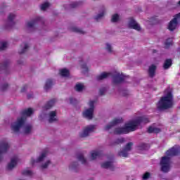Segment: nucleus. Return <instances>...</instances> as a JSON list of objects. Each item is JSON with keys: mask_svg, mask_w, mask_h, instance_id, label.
<instances>
[{"mask_svg": "<svg viewBox=\"0 0 180 180\" xmlns=\"http://www.w3.org/2000/svg\"><path fill=\"white\" fill-rule=\"evenodd\" d=\"M25 123H26V118L23 117L18 118L17 121L11 124V130L14 131V133H19L20 129L25 126Z\"/></svg>", "mask_w": 180, "mask_h": 180, "instance_id": "obj_4", "label": "nucleus"}, {"mask_svg": "<svg viewBox=\"0 0 180 180\" xmlns=\"http://www.w3.org/2000/svg\"><path fill=\"white\" fill-rule=\"evenodd\" d=\"M102 155V151H93L91 152V160H96V158Z\"/></svg>", "mask_w": 180, "mask_h": 180, "instance_id": "obj_26", "label": "nucleus"}, {"mask_svg": "<svg viewBox=\"0 0 180 180\" xmlns=\"http://www.w3.org/2000/svg\"><path fill=\"white\" fill-rule=\"evenodd\" d=\"M124 78H126V76L121 75L119 72H115L112 76V83L115 84H120V82H123L124 81Z\"/></svg>", "mask_w": 180, "mask_h": 180, "instance_id": "obj_9", "label": "nucleus"}, {"mask_svg": "<svg viewBox=\"0 0 180 180\" xmlns=\"http://www.w3.org/2000/svg\"><path fill=\"white\" fill-rule=\"evenodd\" d=\"M29 49V45L26 43L24 44V48L19 51V54H25L26 53V51Z\"/></svg>", "mask_w": 180, "mask_h": 180, "instance_id": "obj_35", "label": "nucleus"}, {"mask_svg": "<svg viewBox=\"0 0 180 180\" xmlns=\"http://www.w3.org/2000/svg\"><path fill=\"white\" fill-rule=\"evenodd\" d=\"M9 70V60H6L3 63H1L0 71H3L4 74H8Z\"/></svg>", "mask_w": 180, "mask_h": 180, "instance_id": "obj_13", "label": "nucleus"}, {"mask_svg": "<svg viewBox=\"0 0 180 180\" xmlns=\"http://www.w3.org/2000/svg\"><path fill=\"white\" fill-rule=\"evenodd\" d=\"M153 53H157V50L154 49V50L153 51Z\"/></svg>", "mask_w": 180, "mask_h": 180, "instance_id": "obj_56", "label": "nucleus"}, {"mask_svg": "<svg viewBox=\"0 0 180 180\" xmlns=\"http://www.w3.org/2000/svg\"><path fill=\"white\" fill-rule=\"evenodd\" d=\"M47 155V151H44L41 155L37 159V162H41Z\"/></svg>", "mask_w": 180, "mask_h": 180, "instance_id": "obj_31", "label": "nucleus"}, {"mask_svg": "<svg viewBox=\"0 0 180 180\" xmlns=\"http://www.w3.org/2000/svg\"><path fill=\"white\" fill-rule=\"evenodd\" d=\"M84 88H85V86L81 83L77 84L75 86V91L77 92H82V91H84Z\"/></svg>", "mask_w": 180, "mask_h": 180, "instance_id": "obj_28", "label": "nucleus"}, {"mask_svg": "<svg viewBox=\"0 0 180 180\" xmlns=\"http://www.w3.org/2000/svg\"><path fill=\"white\" fill-rule=\"evenodd\" d=\"M53 79H47L46 82L45 84V86H44L45 91H49V89H50V88H51L53 86Z\"/></svg>", "mask_w": 180, "mask_h": 180, "instance_id": "obj_25", "label": "nucleus"}, {"mask_svg": "<svg viewBox=\"0 0 180 180\" xmlns=\"http://www.w3.org/2000/svg\"><path fill=\"white\" fill-rule=\"evenodd\" d=\"M171 65H172V59H166L163 65V68L164 70H168V68H170Z\"/></svg>", "mask_w": 180, "mask_h": 180, "instance_id": "obj_21", "label": "nucleus"}, {"mask_svg": "<svg viewBox=\"0 0 180 180\" xmlns=\"http://www.w3.org/2000/svg\"><path fill=\"white\" fill-rule=\"evenodd\" d=\"M32 129H33V127L32 125H27L24 129L25 134H30L32 131Z\"/></svg>", "mask_w": 180, "mask_h": 180, "instance_id": "obj_34", "label": "nucleus"}, {"mask_svg": "<svg viewBox=\"0 0 180 180\" xmlns=\"http://www.w3.org/2000/svg\"><path fill=\"white\" fill-rule=\"evenodd\" d=\"M110 75H112L111 72H104L103 73H101L100 75L96 76V80L97 81H102V79H105L106 78H108V77H110Z\"/></svg>", "mask_w": 180, "mask_h": 180, "instance_id": "obj_15", "label": "nucleus"}, {"mask_svg": "<svg viewBox=\"0 0 180 180\" xmlns=\"http://www.w3.org/2000/svg\"><path fill=\"white\" fill-rule=\"evenodd\" d=\"M106 50H108V53H112L113 51L112 50V46L109 44H106Z\"/></svg>", "mask_w": 180, "mask_h": 180, "instance_id": "obj_48", "label": "nucleus"}, {"mask_svg": "<svg viewBox=\"0 0 180 180\" xmlns=\"http://www.w3.org/2000/svg\"><path fill=\"white\" fill-rule=\"evenodd\" d=\"M56 116H57V112L56 111H51L49 112V123H53V122H57V118H56Z\"/></svg>", "mask_w": 180, "mask_h": 180, "instance_id": "obj_19", "label": "nucleus"}, {"mask_svg": "<svg viewBox=\"0 0 180 180\" xmlns=\"http://www.w3.org/2000/svg\"><path fill=\"white\" fill-rule=\"evenodd\" d=\"M21 115L22 116H32L33 115V110L32 108L23 110L21 112Z\"/></svg>", "mask_w": 180, "mask_h": 180, "instance_id": "obj_23", "label": "nucleus"}, {"mask_svg": "<svg viewBox=\"0 0 180 180\" xmlns=\"http://www.w3.org/2000/svg\"><path fill=\"white\" fill-rule=\"evenodd\" d=\"M50 6V3L49 2H45L43 4L41 5V11H46L47 8Z\"/></svg>", "mask_w": 180, "mask_h": 180, "instance_id": "obj_36", "label": "nucleus"}, {"mask_svg": "<svg viewBox=\"0 0 180 180\" xmlns=\"http://www.w3.org/2000/svg\"><path fill=\"white\" fill-rule=\"evenodd\" d=\"M101 167L105 169L110 168L111 171H113V169H115V167H113V162L109 161L102 163Z\"/></svg>", "mask_w": 180, "mask_h": 180, "instance_id": "obj_18", "label": "nucleus"}, {"mask_svg": "<svg viewBox=\"0 0 180 180\" xmlns=\"http://www.w3.org/2000/svg\"><path fill=\"white\" fill-rule=\"evenodd\" d=\"M78 167V162H73L72 165L70 166V168L72 169H75Z\"/></svg>", "mask_w": 180, "mask_h": 180, "instance_id": "obj_45", "label": "nucleus"}, {"mask_svg": "<svg viewBox=\"0 0 180 180\" xmlns=\"http://www.w3.org/2000/svg\"><path fill=\"white\" fill-rule=\"evenodd\" d=\"M8 88H9V84H1V91L2 92H5V91H6V89H8Z\"/></svg>", "mask_w": 180, "mask_h": 180, "instance_id": "obj_39", "label": "nucleus"}, {"mask_svg": "<svg viewBox=\"0 0 180 180\" xmlns=\"http://www.w3.org/2000/svg\"><path fill=\"white\" fill-rule=\"evenodd\" d=\"M95 130V125H89L84 128L83 132L79 134V137L84 139L89 136V133H92Z\"/></svg>", "mask_w": 180, "mask_h": 180, "instance_id": "obj_8", "label": "nucleus"}, {"mask_svg": "<svg viewBox=\"0 0 180 180\" xmlns=\"http://www.w3.org/2000/svg\"><path fill=\"white\" fill-rule=\"evenodd\" d=\"M154 19H155V17L152 18V20H154Z\"/></svg>", "mask_w": 180, "mask_h": 180, "instance_id": "obj_57", "label": "nucleus"}, {"mask_svg": "<svg viewBox=\"0 0 180 180\" xmlns=\"http://www.w3.org/2000/svg\"><path fill=\"white\" fill-rule=\"evenodd\" d=\"M15 16L16 15L13 13H10L8 15V22H10L11 26L15 25V22H13V19H15Z\"/></svg>", "mask_w": 180, "mask_h": 180, "instance_id": "obj_29", "label": "nucleus"}, {"mask_svg": "<svg viewBox=\"0 0 180 180\" xmlns=\"http://www.w3.org/2000/svg\"><path fill=\"white\" fill-rule=\"evenodd\" d=\"M50 162H51L50 160H48L46 163L41 165V168H44V169L47 168Z\"/></svg>", "mask_w": 180, "mask_h": 180, "instance_id": "obj_50", "label": "nucleus"}, {"mask_svg": "<svg viewBox=\"0 0 180 180\" xmlns=\"http://www.w3.org/2000/svg\"><path fill=\"white\" fill-rule=\"evenodd\" d=\"M161 132V129L157 127H149L148 129V133H156Z\"/></svg>", "mask_w": 180, "mask_h": 180, "instance_id": "obj_27", "label": "nucleus"}, {"mask_svg": "<svg viewBox=\"0 0 180 180\" xmlns=\"http://www.w3.org/2000/svg\"><path fill=\"white\" fill-rule=\"evenodd\" d=\"M56 98L50 100L45 105V109H46V110L51 109V108H53V106H54V103H56Z\"/></svg>", "mask_w": 180, "mask_h": 180, "instance_id": "obj_20", "label": "nucleus"}, {"mask_svg": "<svg viewBox=\"0 0 180 180\" xmlns=\"http://www.w3.org/2000/svg\"><path fill=\"white\" fill-rule=\"evenodd\" d=\"M43 18L41 17H37L35 19L32 20V21H28L26 22L27 27H33L34 25H37V23H43Z\"/></svg>", "mask_w": 180, "mask_h": 180, "instance_id": "obj_10", "label": "nucleus"}, {"mask_svg": "<svg viewBox=\"0 0 180 180\" xmlns=\"http://www.w3.org/2000/svg\"><path fill=\"white\" fill-rule=\"evenodd\" d=\"M147 148H148L147 143H140L138 146V149L141 151H144V150H147Z\"/></svg>", "mask_w": 180, "mask_h": 180, "instance_id": "obj_33", "label": "nucleus"}, {"mask_svg": "<svg viewBox=\"0 0 180 180\" xmlns=\"http://www.w3.org/2000/svg\"><path fill=\"white\" fill-rule=\"evenodd\" d=\"M123 122V119L120 118V119H114L111 122H110L109 124H108L105 127V130H109L110 129H112L113 127V126H116V124H119L120 123H122Z\"/></svg>", "mask_w": 180, "mask_h": 180, "instance_id": "obj_12", "label": "nucleus"}, {"mask_svg": "<svg viewBox=\"0 0 180 180\" xmlns=\"http://www.w3.org/2000/svg\"><path fill=\"white\" fill-rule=\"evenodd\" d=\"M32 174V171L30 170H24L22 172V175L30 176Z\"/></svg>", "mask_w": 180, "mask_h": 180, "instance_id": "obj_40", "label": "nucleus"}, {"mask_svg": "<svg viewBox=\"0 0 180 180\" xmlns=\"http://www.w3.org/2000/svg\"><path fill=\"white\" fill-rule=\"evenodd\" d=\"M150 176H151V174H150V172H146L143 175L142 179H143V180H147V179H148V178H150Z\"/></svg>", "mask_w": 180, "mask_h": 180, "instance_id": "obj_43", "label": "nucleus"}, {"mask_svg": "<svg viewBox=\"0 0 180 180\" xmlns=\"http://www.w3.org/2000/svg\"><path fill=\"white\" fill-rule=\"evenodd\" d=\"M7 46V42H0V51H2L3 50L6 49Z\"/></svg>", "mask_w": 180, "mask_h": 180, "instance_id": "obj_38", "label": "nucleus"}, {"mask_svg": "<svg viewBox=\"0 0 180 180\" xmlns=\"http://www.w3.org/2000/svg\"><path fill=\"white\" fill-rule=\"evenodd\" d=\"M60 75L63 77H70V70L66 68H63L60 70Z\"/></svg>", "mask_w": 180, "mask_h": 180, "instance_id": "obj_22", "label": "nucleus"}, {"mask_svg": "<svg viewBox=\"0 0 180 180\" xmlns=\"http://www.w3.org/2000/svg\"><path fill=\"white\" fill-rule=\"evenodd\" d=\"M9 150V143L5 141H0V162L4 160V155L8 153Z\"/></svg>", "mask_w": 180, "mask_h": 180, "instance_id": "obj_6", "label": "nucleus"}, {"mask_svg": "<svg viewBox=\"0 0 180 180\" xmlns=\"http://www.w3.org/2000/svg\"><path fill=\"white\" fill-rule=\"evenodd\" d=\"M70 103H72V105H75V103H77V100L74 98H70Z\"/></svg>", "mask_w": 180, "mask_h": 180, "instance_id": "obj_51", "label": "nucleus"}, {"mask_svg": "<svg viewBox=\"0 0 180 180\" xmlns=\"http://www.w3.org/2000/svg\"><path fill=\"white\" fill-rule=\"evenodd\" d=\"M71 32H74L75 33H79L80 34H85V32H84L82 30L73 27L70 28Z\"/></svg>", "mask_w": 180, "mask_h": 180, "instance_id": "obj_30", "label": "nucleus"}, {"mask_svg": "<svg viewBox=\"0 0 180 180\" xmlns=\"http://www.w3.org/2000/svg\"><path fill=\"white\" fill-rule=\"evenodd\" d=\"M103 16H105V12L103 11L101 13L98 14L96 17H95V20L98 21L99 19H101V18H103Z\"/></svg>", "mask_w": 180, "mask_h": 180, "instance_id": "obj_42", "label": "nucleus"}, {"mask_svg": "<svg viewBox=\"0 0 180 180\" xmlns=\"http://www.w3.org/2000/svg\"><path fill=\"white\" fill-rule=\"evenodd\" d=\"M174 44L173 38H168L165 42V49H169Z\"/></svg>", "mask_w": 180, "mask_h": 180, "instance_id": "obj_24", "label": "nucleus"}, {"mask_svg": "<svg viewBox=\"0 0 180 180\" xmlns=\"http://www.w3.org/2000/svg\"><path fill=\"white\" fill-rule=\"evenodd\" d=\"M129 27L130 29H134V30H137L138 32H140V30H141V27L140 25L136 22V20L133 19V18H131L129 19Z\"/></svg>", "mask_w": 180, "mask_h": 180, "instance_id": "obj_11", "label": "nucleus"}, {"mask_svg": "<svg viewBox=\"0 0 180 180\" xmlns=\"http://www.w3.org/2000/svg\"><path fill=\"white\" fill-rule=\"evenodd\" d=\"M84 117H86V119H89V120H91L94 118V110L92 108H89L83 112Z\"/></svg>", "mask_w": 180, "mask_h": 180, "instance_id": "obj_14", "label": "nucleus"}, {"mask_svg": "<svg viewBox=\"0 0 180 180\" xmlns=\"http://www.w3.org/2000/svg\"><path fill=\"white\" fill-rule=\"evenodd\" d=\"M26 89H27V85H24L21 89V92H26Z\"/></svg>", "mask_w": 180, "mask_h": 180, "instance_id": "obj_52", "label": "nucleus"}, {"mask_svg": "<svg viewBox=\"0 0 180 180\" xmlns=\"http://www.w3.org/2000/svg\"><path fill=\"white\" fill-rule=\"evenodd\" d=\"M180 153L179 146H175L166 151V155L162 157L160 160L161 171L162 172H169L171 168V158L169 157H175Z\"/></svg>", "mask_w": 180, "mask_h": 180, "instance_id": "obj_2", "label": "nucleus"}, {"mask_svg": "<svg viewBox=\"0 0 180 180\" xmlns=\"http://www.w3.org/2000/svg\"><path fill=\"white\" fill-rule=\"evenodd\" d=\"M123 143H124V139L120 138V139H116L115 141L114 142V144H122Z\"/></svg>", "mask_w": 180, "mask_h": 180, "instance_id": "obj_41", "label": "nucleus"}, {"mask_svg": "<svg viewBox=\"0 0 180 180\" xmlns=\"http://www.w3.org/2000/svg\"><path fill=\"white\" fill-rule=\"evenodd\" d=\"M119 20V14H114L112 17L111 22L116 23Z\"/></svg>", "mask_w": 180, "mask_h": 180, "instance_id": "obj_37", "label": "nucleus"}, {"mask_svg": "<svg viewBox=\"0 0 180 180\" xmlns=\"http://www.w3.org/2000/svg\"><path fill=\"white\" fill-rule=\"evenodd\" d=\"M27 99H30L31 98H33V95H32V94H28V95L27 96Z\"/></svg>", "mask_w": 180, "mask_h": 180, "instance_id": "obj_54", "label": "nucleus"}, {"mask_svg": "<svg viewBox=\"0 0 180 180\" xmlns=\"http://www.w3.org/2000/svg\"><path fill=\"white\" fill-rule=\"evenodd\" d=\"M18 64H21V63L18 61Z\"/></svg>", "mask_w": 180, "mask_h": 180, "instance_id": "obj_59", "label": "nucleus"}, {"mask_svg": "<svg viewBox=\"0 0 180 180\" xmlns=\"http://www.w3.org/2000/svg\"><path fill=\"white\" fill-rule=\"evenodd\" d=\"M89 106H90L89 109H92V110H94V109H95V101H90L89 102Z\"/></svg>", "mask_w": 180, "mask_h": 180, "instance_id": "obj_47", "label": "nucleus"}, {"mask_svg": "<svg viewBox=\"0 0 180 180\" xmlns=\"http://www.w3.org/2000/svg\"><path fill=\"white\" fill-rule=\"evenodd\" d=\"M157 108L158 110H168L174 108V94L172 91H167L165 96L159 100Z\"/></svg>", "mask_w": 180, "mask_h": 180, "instance_id": "obj_3", "label": "nucleus"}, {"mask_svg": "<svg viewBox=\"0 0 180 180\" xmlns=\"http://www.w3.org/2000/svg\"><path fill=\"white\" fill-rule=\"evenodd\" d=\"M122 95L123 96H127L129 95V91H127V90H124Z\"/></svg>", "mask_w": 180, "mask_h": 180, "instance_id": "obj_53", "label": "nucleus"}, {"mask_svg": "<svg viewBox=\"0 0 180 180\" xmlns=\"http://www.w3.org/2000/svg\"><path fill=\"white\" fill-rule=\"evenodd\" d=\"M17 164H18V159L16 158L11 159V162L8 163L7 166V169H8L9 171H11V169H13V168H15V166L17 165Z\"/></svg>", "mask_w": 180, "mask_h": 180, "instance_id": "obj_17", "label": "nucleus"}, {"mask_svg": "<svg viewBox=\"0 0 180 180\" xmlns=\"http://www.w3.org/2000/svg\"><path fill=\"white\" fill-rule=\"evenodd\" d=\"M178 4H179V5H180V1H179V3H178Z\"/></svg>", "mask_w": 180, "mask_h": 180, "instance_id": "obj_58", "label": "nucleus"}, {"mask_svg": "<svg viewBox=\"0 0 180 180\" xmlns=\"http://www.w3.org/2000/svg\"><path fill=\"white\" fill-rule=\"evenodd\" d=\"M131 147H133V142L127 143L123 149L118 153V155L127 158L129 151H131Z\"/></svg>", "mask_w": 180, "mask_h": 180, "instance_id": "obj_5", "label": "nucleus"}, {"mask_svg": "<svg viewBox=\"0 0 180 180\" xmlns=\"http://www.w3.org/2000/svg\"><path fill=\"white\" fill-rule=\"evenodd\" d=\"M105 92H106V88L103 87L99 90V95L102 96V95H105Z\"/></svg>", "mask_w": 180, "mask_h": 180, "instance_id": "obj_46", "label": "nucleus"}, {"mask_svg": "<svg viewBox=\"0 0 180 180\" xmlns=\"http://www.w3.org/2000/svg\"><path fill=\"white\" fill-rule=\"evenodd\" d=\"M178 19H180V13L176 14L174 18L169 22L168 29L170 32H174L178 26Z\"/></svg>", "mask_w": 180, "mask_h": 180, "instance_id": "obj_7", "label": "nucleus"}, {"mask_svg": "<svg viewBox=\"0 0 180 180\" xmlns=\"http://www.w3.org/2000/svg\"><path fill=\"white\" fill-rule=\"evenodd\" d=\"M81 5V2H73L70 4V8H78Z\"/></svg>", "mask_w": 180, "mask_h": 180, "instance_id": "obj_44", "label": "nucleus"}, {"mask_svg": "<svg viewBox=\"0 0 180 180\" xmlns=\"http://www.w3.org/2000/svg\"><path fill=\"white\" fill-rule=\"evenodd\" d=\"M77 160L82 162V164H86V159L84 158V155L82 153H79L77 155Z\"/></svg>", "mask_w": 180, "mask_h": 180, "instance_id": "obj_32", "label": "nucleus"}, {"mask_svg": "<svg viewBox=\"0 0 180 180\" xmlns=\"http://www.w3.org/2000/svg\"><path fill=\"white\" fill-rule=\"evenodd\" d=\"M82 69L84 70L83 72H88L89 71L86 64L82 65Z\"/></svg>", "mask_w": 180, "mask_h": 180, "instance_id": "obj_49", "label": "nucleus"}, {"mask_svg": "<svg viewBox=\"0 0 180 180\" xmlns=\"http://www.w3.org/2000/svg\"><path fill=\"white\" fill-rule=\"evenodd\" d=\"M156 70H157V66H155V65H151L149 67L148 74H149V77H150V78H154V75H155Z\"/></svg>", "mask_w": 180, "mask_h": 180, "instance_id": "obj_16", "label": "nucleus"}, {"mask_svg": "<svg viewBox=\"0 0 180 180\" xmlns=\"http://www.w3.org/2000/svg\"><path fill=\"white\" fill-rule=\"evenodd\" d=\"M35 162H36V160H32V165H33V164H34Z\"/></svg>", "mask_w": 180, "mask_h": 180, "instance_id": "obj_55", "label": "nucleus"}, {"mask_svg": "<svg viewBox=\"0 0 180 180\" xmlns=\"http://www.w3.org/2000/svg\"><path fill=\"white\" fill-rule=\"evenodd\" d=\"M147 124L150 123V120L147 116L143 115L137 117L136 120L130 121L124 127H117L114 130V134H129L131 131H136L137 127L141 124Z\"/></svg>", "mask_w": 180, "mask_h": 180, "instance_id": "obj_1", "label": "nucleus"}]
</instances>
